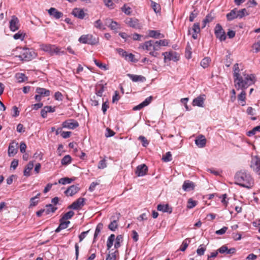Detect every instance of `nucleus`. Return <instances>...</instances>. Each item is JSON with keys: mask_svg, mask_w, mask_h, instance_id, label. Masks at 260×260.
I'll list each match as a JSON object with an SVG mask.
<instances>
[{"mask_svg": "<svg viewBox=\"0 0 260 260\" xmlns=\"http://www.w3.org/2000/svg\"><path fill=\"white\" fill-rule=\"evenodd\" d=\"M121 10L126 15H130L131 13V8L129 7H127L126 5H124L122 7Z\"/></svg>", "mask_w": 260, "mask_h": 260, "instance_id": "4d7b16f0", "label": "nucleus"}, {"mask_svg": "<svg viewBox=\"0 0 260 260\" xmlns=\"http://www.w3.org/2000/svg\"><path fill=\"white\" fill-rule=\"evenodd\" d=\"M148 172V167L145 164H142L137 166L135 172L136 174L139 176H145Z\"/></svg>", "mask_w": 260, "mask_h": 260, "instance_id": "9b49d317", "label": "nucleus"}, {"mask_svg": "<svg viewBox=\"0 0 260 260\" xmlns=\"http://www.w3.org/2000/svg\"><path fill=\"white\" fill-rule=\"evenodd\" d=\"M72 14L75 17L80 19H83L85 16V13H84L83 10L80 8L74 9L72 12Z\"/></svg>", "mask_w": 260, "mask_h": 260, "instance_id": "6ab92c4d", "label": "nucleus"}, {"mask_svg": "<svg viewBox=\"0 0 260 260\" xmlns=\"http://www.w3.org/2000/svg\"><path fill=\"white\" fill-rule=\"evenodd\" d=\"M57 209V207H54L52 204H48L46 205L45 209H44L45 214L48 215L50 213H54Z\"/></svg>", "mask_w": 260, "mask_h": 260, "instance_id": "473e14b6", "label": "nucleus"}, {"mask_svg": "<svg viewBox=\"0 0 260 260\" xmlns=\"http://www.w3.org/2000/svg\"><path fill=\"white\" fill-rule=\"evenodd\" d=\"M116 252H118L117 250H115L114 252L108 254L106 257V260H115L116 258Z\"/></svg>", "mask_w": 260, "mask_h": 260, "instance_id": "5fc2aeb1", "label": "nucleus"}, {"mask_svg": "<svg viewBox=\"0 0 260 260\" xmlns=\"http://www.w3.org/2000/svg\"><path fill=\"white\" fill-rule=\"evenodd\" d=\"M157 210L162 211L163 212H167L169 214L172 212V208L168 204L162 205L159 204L157 207Z\"/></svg>", "mask_w": 260, "mask_h": 260, "instance_id": "5701e85b", "label": "nucleus"}, {"mask_svg": "<svg viewBox=\"0 0 260 260\" xmlns=\"http://www.w3.org/2000/svg\"><path fill=\"white\" fill-rule=\"evenodd\" d=\"M62 126L64 128L73 129L79 126V123L76 120L70 119L64 121L62 123Z\"/></svg>", "mask_w": 260, "mask_h": 260, "instance_id": "9d476101", "label": "nucleus"}, {"mask_svg": "<svg viewBox=\"0 0 260 260\" xmlns=\"http://www.w3.org/2000/svg\"><path fill=\"white\" fill-rule=\"evenodd\" d=\"M89 252L91 253V255L88 257L87 260H93L95 256V250H94L93 249H90L89 251Z\"/></svg>", "mask_w": 260, "mask_h": 260, "instance_id": "0e129e2a", "label": "nucleus"}, {"mask_svg": "<svg viewBox=\"0 0 260 260\" xmlns=\"http://www.w3.org/2000/svg\"><path fill=\"white\" fill-rule=\"evenodd\" d=\"M226 16L228 20L229 21H232L236 18H237L238 16L237 9L232 10L230 13L226 14Z\"/></svg>", "mask_w": 260, "mask_h": 260, "instance_id": "2f4dec72", "label": "nucleus"}, {"mask_svg": "<svg viewBox=\"0 0 260 260\" xmlns=\"http://www.w3.org/2000/svg\"><path fill=\"white\" fill-rule=\"evenodd\" d=\"M106 162L105 159H102L100 161L98 165V168L100 169H103L106 167Z\"/></svg>", "mask_w": 260, "mask_h": 260, "instance_id": "69168bd1", "label": "nucleus"}, {"mask_svg": "<svg viewBox=\"0 0 260 260\" xmlns=\"http://www.w3.org/2000/svg\"><path fill=\"white\" fill-rule=\"evenodd\" d=\"M125 23L129 27L136 29H140L142 25L139 23L138 19L135 18H127L125 20Z\"/></svg>", "mask_w": 260, "mask_h": 260, "instance_id": "423d86ee", "label": "nucleus"}, {"mask_svg": "<svg viewBox=\"0 0 260 260\" xmlns=\"http://www.w3.org/2000/svg\"><path fill=\"white\" fill-rule=\"evenodd\" d=\"M36 92L42 97L49 96L50 94V91L44 88L37 87Z\"/></svg>", "mask_w": 260, "mask_h": 260, "instance_id": "393cba45", "label": "nucleus"}, {"mask_svg": "<svg viewBox=\"0 0 260 260\" xmlns=\"http://www.w3.org/2000/svg\"><path fill=\"white\" fill-rule=\"evenodd\" d=\"M152 99V96H150L149 97H147L143 102H142V104H143L144 107H145L148 106L151 102Z\"/></svg>", "mask_w": 260, "mask_h": 260, "instance_id": "bf43d9fd", "label": "nucleus"}, {"mask_svg": "<svg viewBox=\"0 0 260 260\" xmlns=\"http://www.w3.org/2000/svg\"><path fill=\"white\" fill-rule=\"evenodd\" d=\"M162 160L165 162H169L172 160V154L170 152H168L162 156Z\"/></svg>", "mask_w": 260, "mask_h": 260, "instance_id": "603ef678", "label": "nucleus"}, {"mask_svg": "<svg viewBox=\"0 0 260 260\" xmlns=\"http://www.w3.org/2000/svg\"><path fill=\"white\" fill-rule=\"evenodd\" d=\"M49 14L56 19H58L63 16V13L58 11L54 8H51L48 10Z\"/></svg>", "mask_w": 260, "mask_h": 260, "instance_id": "f3484780", "label": "nucleus"}, {"mask_svg": "<svg viewBox=\"0 0 260 260\" xmlns=\"http://www.w3.org/2000/svg\"><path fill=\"white\" fill-rule=\"evenodd\" d=\"M228 229V228L226 226H223L221 229L217 230L215 232L216 234L218 235H222L224 234Z\"/></svg>", "mask_w": 260, "mask_h": 260, "instance_id": "052dcab7", "label": "nucleus"}, {"mask_svg": "<svg viewBox=\"0 0 260 260\" xmlns=\"http://www.w3.org/2000/svg\"><path fill=\"white\" fill-rule=\"evenodd\" d=\"M118 220V217L117 219H114L109 224L108 228L112 231H115V230L117 228V222Z\"/></svg>", "mask_w": 260, "mask_h": 260, "instance_id": "58836bf2", "label": "nucleus"}, {"mask_svg": "<svg viewBox=\"0 0 260 260\" xmlns=\"http://www.w3.org/2000/svg\"><path fill=\"white\" fill-rule=\"evenodd\" d=\"M105 25L110 27L111 29L116 30L120 28V24L111 19L107 18L105 21Z\"/></svg>", "mask_w": 260, "mask_h": 260, "instance_id": "dca6fc26", "label": "nucleus"}, {"mask_svg": "<svg viewBox=\"0 0 260 260\" xmlns=\"http://www.w3.org/2000/svg\"><path fill=\"white\" fill-rule=\"evenodd\" d=\"M62 94L61 92L57 91L54 94V98L56 100L61 101L62 100Z\"/></svg>", "mask_w": 260, "mask_h": 260, "instance_id": "774afa93", "label": "nucleus"}, {"mask_svg": "<svg viewBox=\"0 0 260 260\" xmlns=\"http://www.w3.org/2000/svg\"><path fill=\"white\" fill-rule=\"evenodd\" d=\"M151 7L153 9V10H154V11L156 13L160 12V5L158 4L153 2L152 1H151Z\"/></svg>", "mask_w": 260, "mask_h": 260, "instance_id": "c03bdc74", "label": "nucleus"}, {"mask_svg": "<svg viewBox=\"0 0 260 260\" xmlns=\"http://www.w3.org/2000/svg\"><path fill=\"white\" fill-rule=\"evenodd\" d=\"M51 55L55 54H64L63 51H60V49L54 45H51V47L49 48L48 52Z\"/></svg>", "mask_w": 260, "mask_h": 260, "instance_id": "bb28decb", "label": "nucleus"}, {"mask_svg": "<svg viewBox=\"0 0 260 260\" xmlns=\"http://www.w3.org/2000/svg\"><path fill=\"white\" fill-rule=\"evenodd\" d=\"M19 21L18 18L13 15L10 21V29L12 31H15L19 28Z\"/></svg>", "mask_w": 260, "mask_h": 260, "instance_id": "1a4fd4ad", "label": "nucleus"}, {"mask_svg": "<svg viewBox=\"0 0 260 260\" xmlns=\"http://www.w3.org/2000/svg\"><path fill=\"white\" fill-rule=\"evenodd\" d=\"M104 91V86L103 85H99L95 88V94L97 96L101 97Z\"/></svg>", "mask_w": 260, "mask_h": 260, "instance_id": "4c0bfd02", "label": "nucleus"}, {"mask_svg": "<svg viewBox=\"0 0 260 260\" xmlns=\"http://www.w3.org/2000/svg\"><path fill=\"white\" fill-rule=\"evenodd\" d=\"M85 199L79 198L76 201L74 202L71 205L68 207L69 209L73 210H78L81 209L85 205Z\"/></svg>", "mask_w": 260, "mask_h": 260, "instance_id": "6e6552de", "label": "nucleus"}, {"mask_svg": "<svg viewBox=\"0 0 260 260\" xmlns=\"http://www.w3.org/2000/svg\"><path fill=\"white\" fill-rule=\"evenodd\" d=\"M115 242L114 244V247L116 249L118 248L121 246V243L123 241V236L121 235H118L117 236L116 239L115 238Z\"/></svg>", "mask_w": 260, "mask_h": 260, "instance_id": "c9c22d12", "label": "nucleus"}, {"mask_svg": "<svg viewBox=\"0 0 260 260\" xmlns=\"http://www.w3.org/2000/svg\"><path fill=\"white\" fill-rule=\"evenodd\" d=\"M94 27H95L96 28H99V29H105V27H104V28L102 27L103 24H102V21L100 19L96 20L94 22Z\"/></svg>", "mask_w": 260, "mask_h": 260, "instance_id": "e2e57ef3", "label": "nucleus"}, {"mask_svg": "<svg viewBox=\"0 0 260 260\" xmlns=\"http://www.w3.org/2000/svg\"><path fill=\"white\" fill-rule=\"evenodd\" d=\"M213 19L214 16L212 15V13H210L206 16V18L203 21V23H208L212 21Z\"/></svg>", "mask_w": 260, "mask_h": 260, "instance_id": "3c124183", "label": "nucleus"}, {"mask_svg": "<svg viewBox=\"0 0 260 260\" xmlns=\"http://www.w3.org/2000/svg\"><path fill=\"white\" fill-rule=\"evenodd\" d=\"M74 214L75 213L73 211H70L63 214L60 219H61L62 220L66 221V220L71 219Z\"/></svg>", "mask_w": 260, "mask_h": 260, "instance_id": "ea45409f", "label": "nucleus"}, {"mask_svg": "<svg viewBox=\"0 0 260 260\" xmlns=\"http://www.w3.org/2000/svg\"><path fill=\"white\" fill-rule=\"evenodd\" d=\"M191 29L193 31L192 38L194 40L197 39L198 38V34H199L201 31L200 23L198 22L194 23Z\"/></svg>", "mask_w": 260, "mask_h": 260, "instance_id": "4be33fe9", "label": "nucleus"}, {"mask_svg": "<svg viewBox=\"0 0 260 260\" xmlns=\"http://www.w3.org/2000/svg\"><path fill=\"white\" fill-rule=\"evenodd\" d=\"M160 47L161 46L157 41H153V51L150 52H149L150 55L152 56L157 57L159 54L158 52H155V51L159 50L160 49Z\"/></svg>", "mask_w": 260, "mask_h": 260, "instance_id": "cd10ccee", "label": "nucleus"}, {"mask_svg": "<svg viewBox=\"0 0 260 260\" xmlns=\"http://www.w3.org/2000/svg\"><path fill=\"white\" fill-rule=\"evenodd\" d=\"M235 183L240 186L251 188L254 185V181L250 174L245 170H241L236 173L235 176Z\"/></svg>", "mask_w": 260, "mask_h": 260, "instance_id": "f03ea898", "label": "nucleus"}, {"mask_svg": "<svg viewBox=\"0 0 260 260\" xmlns=\"http://www.w3.org/2000/svg\"><path fill=\"white\" fill-rule=\"evenodd\" d=\"M39 202L38 200H36L35 198H34L33 197L31 198L30 199V205H29V208L36 206Z\"/></svg>", "mask_w": 260, "mask_h": 260, "instance_id": "338daca9", "label": "nucleus"}, {"mask_svg": "<svg viewBox=\"0 0 260 260\" xmlns=\"http://www.w3.org/2000/svg\"><path fill=\"white\" fill-rule=\"evenodd\" d=\"M235 86L237 90L247 89L249 86L254 83L255 77L253 75L239 74L240 70L238 63L234 64L233 67Z\"/></svg>", "mask_w": 260, "mask_h": 260, "instance_id": "f257e3e1", "label": "nucleus"}, {"mask_svg": "<svg viewBox=\"0 0 260 260\" xmlns=\"http://www.w3.org/2000/svg\"><path fill=\"white\" fill-rule=\"evenodd\" d=\"M20 54L18 56L21 60L29 61L32 59L35 55L34 51L28 48H20Z\"/></svg>", "mask_w": 260, "mask_h": 260, "instance_id": "7ed1b4c3", "label": "nucleus"}, {"mask_svg": "<svg viewBox=\"0 0 260 260\" xmlns=\"http://www.w3.org/2000/svg\"><path fill=\"white\" fill-rule=\"evenodd\" d=\"M211 60L210 57H206L201 60L200 64L204 69H205L209 66Z\"/></svg>", "mask_w": 260, "mask_h": 260, "instance_id": "72a5a7b5", "label": "nucleus"}, {"mask_svg": "<svg viewBox=\"0 0 260 260\" xmlns=\"http://www.w3.org/2000/svg\"><path fill=\"white\" fill-rule=\"evenodd\" d=\"M189 242L190 240L188 239H186L185 240H184L180 248V250L182 251H184L188 247Z\"/></svg>", "mask_w": 260, "mask_h": 260, "instance_id": "a18cd8bd", "label": "nucleus"}, {"mask_svg": "<svg viewBox=\"0 0 260 260\" xmlns=\"http://www.w3.org/2000/svg\"><path fill=\"white\" fill-rule=\"evenodd\" d=\"M115 135V133L109 128H107L105 133V136L107 138L111 137Z\"/></svg>", "mask_w": 260, "mask_h": 260, "instance_id": "13d9d810", "label": "nucleus"}, {"mask_svg": "<svg viewBox=\"0 0 260 260\" xmlns=\"http://www.w3.org/2000/svg\"><path fill=\"white\" fill-rule=\"evenodd\" d=\"M16 78L18 82H23L27 79V77L22 73H19L16 75Z\"/></svg>", "mask_w": 260, "mask_h": 260, "instance_id": "49530a36", "label": "nucleus"}, {"mask_svg": "<svg viewBox=\"0 0 260 260\" xmlns=\"http://www.w3.org/2000/svg\"><path fill=\"white\" fill-rule=\"evenodd\" d=\"M12 111L13 112V114H12L13 117H17L19 115L20 112L18 110V108L16 106H14L13 107Z\"/></svg>", "mask_w": 260, "mask_h": 260, "instance_id": "680f3d73", "label": "nucleus"}, {"mask_svg": "<svg viewBox=\"0 0 260 260\" xmlns=\"http://www.w3.org/2000/svg\"><path fill=\"white\" fill-rule=\"evenodd\" d=\"M197 205V201L193 200L192 199H189L187 202V207L188 209H192Z\"/></svg>", "mask_w": 260, "mask_h": 260, "instance_id": "864d4df0", "label": "nucleus"}, {"mask_svg": "<svg viewBox=\"0 0 260 260\" xmlns=\"http://www.w3.org/2000/svg\"><path fill=\"white\" fill-rule=\"evenodd\" d=\"M205 100V95L204 94L200 95L193 99L192 101V105L193 106L203 107L204 106Z\"/></svg>", "mask_w": 260, "mask_h": 260, "instance_id": "2eb2a0df", "label": "nucleus"}, {"mask_svg": "<svg viewBox=\"0 0 260 260\" xmlns=\"http://www.w3.org/2000/svg\"><path fill=\"white\" fill-rule=\"evenodd\" d=\"M242 90L241 92L238 95V100L239 101H240L241 105L242 106H244L246 104L245 100H246V92L245 90L246 89H241Z\"/></svg>", "mask_w": 260, "mask_h": 260, "instance_id": "7c9ffc66", "label": "nucleus"}, {"mask_svg": "<svg viewBox=\"0 0 260 260\" xmlns=\"http://www.w3.org/2000/svg\"><path fill=\"white\" fill-rule=\"evenodd\" d=\"M195 143L199 148H203L205 146L206 139L203 135H201L195 140Z\"/></svg>", "mask_w": 260, "mask_h": 260, "instance_id": "aec40b11", "label": "nucleus"}, {"mask_svg": "<svg viewBox=\"0 0 260 260\" xmlns=\"http://www.w3.org/2000/svg\"><path fill=\"white\" fill-rule=\"evenodd\" d=\"M72 158L70 155H65L61 159V164L67 165L71 162Z\"/></svg>", "mask_w": 260, "mask_h": 260, "instance_id": "a19ab883", "label": "nucleus"}, {"mask_svg": "<svg viewBox=\"0 0 260 260\" xmlns=\"http://www.w3.org/2000/svg\"><path fill=\"white\" fill-rule=\"evenodd\" d=\"M162 55L164 56L165 62H166L167 59L169 60H173L175 61L178 60L177 53L175 52H165L162 53Z\"/></svg>", "mask_w": 260, "mask_h": 260, "instance_id": "ddd939ff", "label": "nucleus"}, {"mask_svg": "<svg viewBox=\"0 0 260 260\" xmlns=\"http://www.w3.org/2000/svg\"><path fill=\"white\" fill-rule=\"evenodd\" d=\"M257 132H260V125L254 127L252 130L247 132L248 137H251L255 135Z\"/></svg>", "mask_w": 260, "mask_h": 260, "instance_id": "37998d69", "label": "nucleus"}, {"mask_svg": "<svg viewBox=\"0 0 260 260\" xmlns=\"http://www.w3.org/2000/svg\"><path fill=\"white\" fill-rule=\"evenodd\" d=\"M153 40H150L145 42L144 44L140 45L141 47L143 50H147V51H153Z\"/></svg>", "mask_w": 260, "mask_h": 260, "instance_id": "412c9836", "label": "nucleus"}, {"mask_svg": "<svg viewBox=\"0 0 260 260\" xmlns=\"http://www.w3.org/2000/svg\"><path fill=\"white\" fill-rule=\"evenodd\" d=\"M127 76L133 81V82H138V81H144L146 80L145 78L141 75H137L128 74H127Z\"/></svg>", "mask_w": 260, "mask_h": 260, "instance_id": "c85d7f7f", "label": "nucleus"}, {"mask_svg": "<svg viewBox=\"0 0 260 260\" xmlns=\"http://www.w3.org/2000/svg\"><path fill=\"white\" fill-rule=\"evenodd\" d=\"M138 140L142 142L143 147H147L149 144V142L147 139L143 136H140L138 138Z\"/></svg>", "mask_w": 260, "mask_h": 260, "instance_id": "09e8293b", "label": "nucleus"}, {"mask_svg": "<svg viewBox=\"0 0 260 260\" xmlns=\"http://www.w3.org/2000/svg\"><path fill=\"white\" fill-rule=\"evenodd\" d=\"M75 180V178H70L68 177L61 178L58 180V183L61 184H70Z\"/></svg>", "mask_w": 260, "mask_h": 260, "instance_id": "f704fd0d", "label": "nucleus"}, {"mask_svg": "<svg viewBox=\"0 0 260 260\" xmlns=\"http://www.w3.org/2000/svg\"><path fill=\"white\" fill-rule=\"evenodd\" d=\"M198 15V12L194 10L193 11L191 12L190 14L189 17V20L190 22L193 21L194 18L197 17V16Z\"/></svg>", "mask_w": 260, "mask_h": 260, "instance_id": "6e6d98bb", "label": "nucleus"}, {"mask_svg": "<svg viewBox=\"0 0 260 260\" xmlns=\"http://www.w3.org/2000/svg\"><path fill=\"white\" fill-rule=\"evenodd\" d=\"M79 41L81 43L88 44L91 45H94L98 44V39L94 37L92 35H83L79 39Z\"/></svg>", "mask_w": 260, "mask_h": 260, "instance_id": "20e7f679", "label": "nucleus"}, {"mask_svg": "<svg viewBox=\"0 0 260 260\" xmlns=\"http://www.w3.org/2000/svg\"><path fill=\"white\" fill-rule=\"evenodd\" d=\"M115 240V235L111 234L108 238L107 242V249H110L113 244V242Z\"/></svg>", "mask_w": 260, "mask_h": 260, "instance_id": "e433bc0d", "label": "nucleus"}, {"mask_svg": "<svg viewBox=\"0 0 260 260\" xmlns=\"http://www.w3.org/2000/svg\"><path fill=\"white\" fill-rule=\"evenodd\" d=\"M194 187V183L190 180H185L182 185V189L185 191L192 190Z\"/></svg>", "mask_w": 260, "mask_h": 260, "instance_id": "a211bd4d", "label": "nucleus"}, {"mask_svg": "<svg viewBox=\"0 0 260 260\" xmlns=\"http://www.w3.org/2000/svg\"><path fill=\"white\" fill-rule=\"evenodd\" d=\"M248 14L247 12L246 9H242L241 10H237V16L238 18H242L246 15H248Z\"/></svg>", "mask_w": 260, "mask_h": 260, "instance_id": "8fccbe9b", "label": "nucleus"}, {"mask_svg": "<svg viewBox=\"0 0 260 260\" xmlns=\"http://www.w3.org/2000/svg\"><path fill=\"white\" fill-rule=\"evenodd\" d=\"M80 190L78 185H72L67 188L64 191V194L67 196H73L77 193Z\"/></svg>", "mask_w": 260, "mask_h": 260, "instance_id": "4468645a", "label": "nucleus"}, {"mask_svg": "<svg viewBox=\"0 0 260 260\" xmlns=\"http://www.w3.org/2000/svg\"><path fill=\"white\" fill-rule=\"evenodd\" d=\"M24 37H25V34H24L21 31H19L17 33L15 34L13 36V38L15 40L20 39L22 41V40H23Z\"/></svg>", "mask_w": 260, "mask_h": 260, "instance_id": "de8ad7c7", "label": "nucleus"}, {"mask_svg": "<svg viewBox=\"0 0 260 260\" xmlns=\"http://www.w3.org/2000/svg\"><path fill=\"white\" fill-rule=\"evenodd\" d=\"M250 167L256 174L260 175V158L258 156L252 159Z\"/></svg>", "mask_w": 260, "mask_h": 260, "instance_id": "0eeeda50", "label": "nucleus"}, {"mask_svg": "<svg viewBox=\"0 0 260 260\" xmlns=\"http://www.w3.org/2000/svg\"><path fill=\"white\" fill-rule=\"evenodd\" d=\"M18 147V143H16L14 141L10 143L8 147V155L10 157L14 156L17 152Z\"/></svg>", "mask_w": 260, "mask_h": 260, "instance_id": "f8f14e48", "label": "nucleus"}, {"mask_svg": "<svg viewBox=\"0 0 260 260\" xmlns=\"http://www.w3.org/2000/svg\"><path fill=\"white\" fill-rule=\"evenodd\" d=\"M257 42L254 43L252 45V48L256 53L260 51V35L257 37Z\"/></svg>", "mask_w": 260, "mask_h": 260, "instance_id": "79ce46f5", "label": "nucleus"}, {"mask_svg": "<svg viewBox=\"0 0 260 260\" xmlns=\"http://www.w3.org/2000/svg\"><path fill=\"white\" fill-rule=\"evenodd\" d=\"M59 226L55 230V233H59L61 230L67 229L70 223V221L62 220L61 219H59Z\"/></svg>", "mask_w": 260, "mask_h": 260, "instance_id": "b1692460", "label": "nucleus"}, {"mask_svg": "<svg viewBox=\"0 0 260 260\" xmlns=\"http://www.w3.org/2000/svg\"><path fill=\"white\" fill-rule=\"evenodd\" d=\"M34 167V163L32 161H29L27 166L25 167L23 171V175L26 177H28L30 175V172Z\"/></svg>", "mask_w": 260, "mask_h": 260, "instance_id": "c756f323", "label": "nucleus"}, {"mask_svg": "<svg viewBox=\"0 0 260 260\" xmlns=\"http://www.w3.org/2000/svg\"><path fill=\"white\" fill-rule=\"evenodd\" d=\"M214 34L216 37L220 41L222 42L226 39V35L224 30L222 28L221 25L217 24L214 28Z\"/></svg>", "mask_w": 260, "mask_h": 260, "instance_id": "39448f33", "label": "nucleus"}, {"mask_svg": "<svg viewBox=\"0 0 260 260\" xmlns=\"http://www.w3.org/2000/svg\"><path fill=\"white\" fill-rule=\"evenodd\" d=\"M148 36L149 37L155 39L163 38L165 37L164 35L160 34L159 31L154 30H149L148 31Z\"/></svg>", "mask_w": 260, "mask_h": 260, "instance_id": "a878e982", "label": "nucleus"}]
</instances>
